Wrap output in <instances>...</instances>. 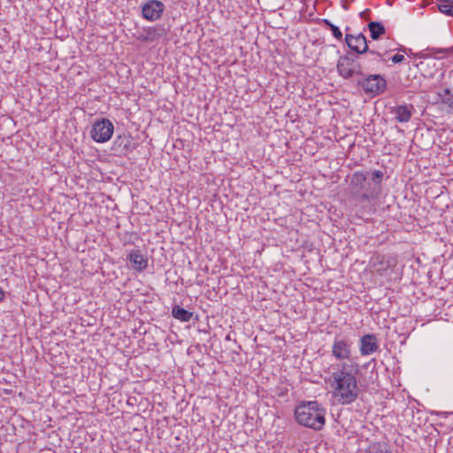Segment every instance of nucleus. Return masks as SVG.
Listing matches in <instances>:
<instances>
[{
	"instance_id": "12",
	"label": "nucleus",
	"mask_w": 453,
	"mask_h": 453,
	"mask_svg": "<svg viewBox=\"0 0 453 453\" xmlns=\"http://www.w3.org/2000/svg\"><path fill=\"white\" fill-rule=\"evenodd\" d=\"M127 259L132 268L137 272H142L148 266L147 257L139 250H131Z\"/></svg>"
},
{
	"instance_id": "1",
	"label": "nucleus",
	"mask_w": 453,
	"mask_h": 453,
	"mask_svg": "<svg viewBox=\"0 0 453 453\" xmlns=\"http://www.w3.org/2000/svg\"><path fill=\"white\" fill-rule=\"evenodd\" d=\"M358 372L359 365L357 363H342L337 365L332 372L328 382L333 397L339 404H350L357 399L359 389L357 374Z\"/></svg>"
},
{
	"instance_id": "23",
	"label": "nucleus",
	"mask_w": 453,
	"mask_h": 453,
	"mask_svg": "<svg viewBox=\"0 0 453 453\" xmlns=\"http://www.w3.org/2000/svg\"><path fill=\"white\" fill-rule=\"evenodd\" d=\"M392 62L395 64L401 63L404 60V56L401 54H395L392 57Z\"/></svg>"
},
{
	"instance_id": "5",
	"label": "nucleus",
	"mask_w": 453,
	"mask_h": 453,
	"mask_svg": "<svg viewBox=\"0 0 453 453\" xmlns=\"http://www.w3.org/2000/svg\"><path fill=\"white\" fill-rule=\"evenodd\" d=\"M113 131L114 126L112 122L103 118L95 121L90 131V135L95 142L104 143L111 138Z\"/></svg>"
},
{
	"instance_id": "9",
	"label": "nucleus",
	"mask_w": 453,
	"mask_h": 453,
	"mask_svg": "<svg viewBox=\"0 0 453 453\" xmlns=\"http://www.w3.org/2000/svg\"><path fill=\"white\" fill-rule=\"evenodd\" d=\"M414 112L415 108L411 104H397L390 107V113L399 123H408Z\"/></svg>"
},
{
	"instance_id": "15",
	"label": "nucleus",
	"mask_w": 453,
	"mask_h": 453,
	"mask_svg": "<svg viewBox=\"0 0 453 453\" xmlns=\"http://www.w3.org/2000/svg\"><path fill=\"white\" fill-rule=\"evenodd\" d=\"M130 141L127 137L118 136L112 144V150L119 154H125L129 150Z\"/></svg>"
},
{
	"instance_id": "31",
	"label": "nucleus",
	"mask_w": 453,
	"mask_h": 453,
	"mask_svg": "<svg viewBox=\"0 0 453 453\" xmlns=\"http://www.w3.org/2000/svg\"><path fill=\"white\" fill-rule=\"evenodd\" d=\"M450 1V4H453V0H449Z\"/></svg>"
},
{
	"instance_id": "3",
	"label": "nucleus",
	"mask_w": 453,
	"mask_h": 453,
	"mask_svg": "<svg viewBox=\"0 0 453 453\" xmlns=\"http://www.w3.org/2000/svg\"><path fill=\"white\" fill-rule=\"evenodd\" d=\"M352 196L359 202L369 201L378 196L377 187L368 180V174L363 172H356L350 179Z\"/></svg>"
},
{
	"instance_id": "4",
	"label": "nucleus",
	"mask_w": 453,
	"mask_h": 453,
	"mask_svg": "<svg viewBox=\"0 0 453 453\" xmlns=\"http://www.w3.org/2000/svg\"><path fill=\"white\" fill-rule=\"evenodd\" d=\"M357 85L371 96H380L387 89V81L380 74H369L365 79L359 80Z\"/></svg>"
},
{
	"instance_id": "21",
	"label": "nucleus",
	"mask_w": 453,
	"mask_h": 453,
	"mask_svg": "<svg viewBox=\"0 0 453 453\" xmlns=\"http://www.w3.org/2000/svg\"><path fill=\"white\" fill-rule=\"evenodd\" d=\"M369 55L372 57L371 58V60L372 61H380L381 60V57L384 55V53H381L380 51H377V50H370L368 48V51Z\"/></svg>"
},
{
	"instance_id": "25",
	"label": "nucleus",
	"mask_w": 453,
	"mask_h": 453,
	"mask_svg": "<svg viewBox=\"0 0 453 453\" xmlns=\"http://www.w3.org/2000/svg\"><path fill=\"white\" fill-rule=\"evenodd\" d=\"M5 294L4 290L0 288V302L4 299Z\"/></svg>"
},
{
	"instance_id": "16",
	"label": "nucleus",
	"mask_w": 453,
	"mask_h": 453,
	"mask_svg": "<svg viewBox=\"0 0 453 453\" xmlns=\"http://www.w3.org/2000/svg\"><path fill=\"white\" fill-rule=\"evenodd\" d=\"M369 30L371 32V37L373 40H377L380 38V35L385 34V27L382 24L376 21H371L368 24Z\"/></svg>"
},
{
	"instance_id": "27",
	"label": "nucleus",
	"mask_w": 453,
	"mask_h": 453,
	"mask_svg": "<svg viewBox=\"0 0 453 453\" xmlns=\"http://www.w3.org/2000/svg\"><path fill=\"white\" fill-rule=\"evenodd\" d=\"M366 12H368V10H366L365 12H361V13H360V16H361L362 18H364L365 16H366V13H365Z\"/></svg>"
},
{
	"instance_id": "14",
	"label": "nucleus",
	"mask_w": 453,
	"mask_h": 453,
	"mask_svg": "<svg viewBox=\"0 0 453 453\" xmlns=\"http://www.w3.org/2000/svg\"><path fill=\"white\" fill-rule=\"evenodd\" d=\"M172 316L181 322H189L193 318V312L179 305H174L172 309Z\"/></svg>"
},
{
	"instance_id": "6",
	"label": "nucleus",
	"mask_w": 453,
	"mask_h": 453,
	"mask_svg": "<svg viewBox=\"0 0 453 453\" xmlns=\"http://www.w3.org/2000/svg\"><path fill=\"white\" fill-rule=\"evenodd\" d=\"M337 71L344 79H349L354 75H362V68L356 63L355 58L348 55L339 58L337 62Z\"/></svg>"
},
{
	"instance_id": "29",
	"label": "nucleus",
	"mask_w": 453,
	"mask_h": 453,
	"mask_svg": "<svg viewBox=\"0 0 453 453\" xmlns=\"http://www.w3.org/2000/svg\"><path fill=\"white\" fill-rule=\"evenodd\" d=\"M448 16L453 17V4L451 5V12H450V13L448 14Z\"/></svg>"
},
{
	"instance_id": "19",
	"label": "nucleus",
	"mask_w": 453,
	"mask_h": 453,
	"mask_svg": "<svg viewBox=\"0 0 453 453\" xmlns=\"http://www.w3.org/2000/svg\"><path fill=\"white\" fill-rule=\"evenodd\" d=\"M383 177V173L381 171H373L372 173L371 180L373 181L372 187H377L378 188V194L380 193V184L381 182Z\"/></svg>"
},
{
	"instance_id": "18",
	"label": "nucleus",
	"mask_w": 453,
	"mask_h": 453,
	"mask_svg": "<svg viewBox=\"0 0 453 453\" xmlns=\"http://www.w3.org/2000/svg\"><path fill=\"white\" fill-rule=\"evenodd\" d=\"M365 453H392V452L387 449V446L385 444L373 443L368 447V449L365 450Z\"/></svg>"
},
{
	"instance_id": "30",
	"label": "nucleus",
	"mask_w": 453,
	"mask_h": 453,
	"mask_svg": "<svg viewBox=\"0 0 453 453\" xmlns=\"http://www.w3.org/2000/svg\"><path fill=\"white\" fill-rule=\"evenodd\" d=\"M442 417H446V412L440 413Z\"/></svg>"
},
{
	"instance_id": "7",
	"label": "nucleus",
	"mask_w": 453,
	"mask_h": 453,
	"mask_svg": "<svg viewBox=\"0 0 453 453\" xmlns=\"http://www.w3.org/2000/svg\"><path fill=\"white\" fill-rule=\"evenodd\" d=\"M332 355L337 360H348L351 357V342L345 337L336 336L332 344Z\"/></svg>"
},
{
	"instance_id": "28",
	"label": "nucleus",
	"mask_w": 453,
	"mask_h": 453,
	"mask_svg": "<svg viewBox=\"0 0 453 453\" xmlns=\"http://www.w3.org/2000/svg\"><path fill=\"white\" fill-rule=\"evenodd\" d=\"M336 26L334 25L333 23H331V25L328 27V28H330V30L332 31L333 28H334Z\"/></svg>"
},
{
	"instance_id": "22",
	"label": "nucleus",
	"mask_w": 453,
	"mask_h": 453,
	"mask_svg": "<svg viewBox=\"0 0 453 453\" xmlns=\"http://www.w3.org/2000/svg\"><path fill=\"white\" fill-rule=\"evenodd\" d=\"M332 34L337 40H342V33L337 26L334 28H333Z\"/></svg>"
},
{
	"instance_id": "20",
	"label": "nucleus",
	"mask_w": 453,
	"mask_h": 453,
	"mask_svg": "<svg viewBox=\"0 0 453 453\" xmlns=\"http://www.w3.org/2000/svg\"><path fill=\"white\" fill-rule=\"evenodd\" d=\"M451 5L449 0H440L438 9L441 13L448 15L451 12Z\"/></svg>"
},
{
	"instance_id": "24",
	"label": "nucleus",
	"mask_w": 453,
	"mask_h": 453,
	"mask_svg": "<svg viewBox=\"0 0 453 453\" xmlns=\"http://www.w3.org/2000/svg\"><path fill=\"white\" fill-rule=\"evenodd\" d=\"M322 23L325 24L328 27L332 22L327 19H322Z\"/></svg>"
},
{
	"instance_id": "26",
	"label": "nucleus",
	"mask_w": 453,
	"mask_h": 453,
	"mask_svg": "<svg viewBox=\"0 0 453 453\" xmlns=\"http://www.w3.org/2000/svg\"><path fill=\"white\" fill-rule=\"evenodd\" d=\"M366 12H368V10H366L365 12H361V13H360V16H361L362 18H364L365 16H366V13H365Z\"/></svg>"
},
{
	"instance_id": "11",
	"label": "nucleus",
	"mask_w": 453,
	"mask_h": 453,
	"mask_svg": "<svg viewBox=\"0 0 453 453\" xmlns=\"http://www.w3.org/2000/svg\"><path fill=\"white\" fill-rule=\"evenodd\" d=\"M379 349L377 337L373 334H367L360 339V354L362 356H369L375 353Z\"/></svg>"
},
{
	"instance_id": "8",
	"label": "nucleus",
	"mask_w": 453,
	"mask_h": 453,
	"mask_svg": "<svg viewBox=\"0 0 453 453\" xmlns=\"http://www.w3.org/2000/svg\"><path fill=\"white\" fill-rule=\"evenodd\" d=\"M165 12V4L158 0H150L142 4V15L149 21H156L161 19Z\"/></svg>"
},
{
	"instance_id": "2",
	"label": "nucleus",
	"mask_w": 453,
	"mask_h": 453,
	"mask_svg": "<svg viewBox=\"0 0 453 453\" xmlns=\"http://www.w3.org/2000/svg\"><path fill=\"white\" fill-rule=\"evenodd\" d=\"M326 410L317 401L299 404L295 411V417L301 426L319 431L324 427Z\"/></svg>"
},
{
	"instance_id": "17",
	"label": "nucleus",
	"mask_w": 453,
	"mask_h": 453,
	"mask_svg": "<svg viewBox=\"0 0 453 453\" xmlns=\"http://www.w3.org/2000/svg\"><path fill=\"white\" fill-rule=\"evenodd\" d=\"M441 103L445 104L449 111H453V94L450 89L446 88L441 93H439Z\"/></svg>"
},
{
	"instance_id": "10",
	"label": "nucleus",
	"mask_w": 453,
	"mask_h": 453,
	"mask_svg": "<svg viewBox=\"0 0 453 453\" xmlns=\"http://www.w3.org/2000/svg\"><path fill=\"white\" fill-rule=\"evenodd\" d=\"M345 42L349 48L357 54H364L368 51L367 40L361 33L357 35H346Z\"/></svg>"
},
{
	"instance_id": "13",
	"label": "nucleus",
	"mask_w": 453,
	"mask_h": 453,
	"mask_svg": "<svg viewBox=\"0 0 453 453\" xmlns=\"http://www.w3.org/2000/svg\"><path fill=\"white\" fill-rule=\"evenodd\" d=\"M165 34V30L160 27H149L143 29L142 34H141L137 38L142 42H152L158 40Z\"/></svg>"
}]
</instances>
